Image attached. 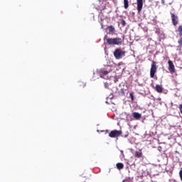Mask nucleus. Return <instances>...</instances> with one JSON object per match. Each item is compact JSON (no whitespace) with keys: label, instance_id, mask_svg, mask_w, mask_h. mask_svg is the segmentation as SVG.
<instances>
[{"label":"nucleus","instance_id":"obj_1","mask_svg":"<svg viewBox=\"0 0 182 182\" xmlns=\"http://www.w3.org/2000/svg\"><path fill=\"white\" fill-rule=\"evenodd\" d=\"M104 41H107V45H117V46H120L122 45H123V40L120 38H107V35L105 36L104 37Z\"/></svg>","mask_w":182,"mask_h":182},{"label":"nucleus","instance_id":"obj_2","mask_svg":"<svg viewBox=\"0 0 182 182\" xmlns=\"http://www.w3.org/2000/svg\"><path fill=\"white\" fill-rule=\"evenodd\" d=\"M114 56L115 59H122V58H124V56H126V52L121 48H117L114 51Z\"/></svg>","mask_w":182,"mask_h":182},{"label":"nucleus","instance_id":"obj_3","mask_svg":"<svg viewBox=\"0 0 182 182\" xmlns=\"http://www.w3.org/2000/svg\"><path fill=\"white\" fill-rule=\"evenodd\" d=\"M157 73V64L156 61H152V64L151 65L150 69V77L153 78L154 77V75Z\"/></svg>","mask_w":182,"mask_h":182},{"label":"nucleus","instance_id":"obj_4","mask_svg":"<svg viewBox=\"0 0 182 182\" xmlns=\"http://www.w3.org/2000/svg\"><path fill=\"white\" fill-rule=\"evenodd\" d=\"M109 136L112 139H114L116 137H120V136H122V131H119L116 129L112 130L109 132Z\"/></svg>","mask_w":182,"mask_h":182},{"label":"nucleus","instance_id":"obj_5","mask_svg":"<svg viewBox=\"0 0 182 182\" xmlns=\"http://www.w3.org/2000/svg\"><path fill=\"white\" fill-rule=\"evenodd\" d=\"M170 14H171V18L173 26H177V25H178V22H179L178 16H177L171 12Z\"/></svg>","mask_w":182,"mask_h":182},{"label":"nucleus","instance_id":"obj_6","mask_svg":"<svg viewBox=\"0 0 182 182\" xmlns=\"http://www.w3.org/2000/svg\"><path fill=\"white\" fill-rule=\"evenodd\" d=\"M168 69L170 72V73L173 74L176 73V67L174 66V63H173V61H171V60H168Z\"/></svg>","mask_w":182,"mask_h":182},{"label":"nucleus","instance_id":"obj_7","mask_svg":"<svg viewBox=\"0 0 182 182\" xmlns=\"http://www.w3.org/2000/svg\"><path fill=\"white\" fill-rule=\"evenodd\" d=\"M136 6L138 14H140L143 9V0H136Z\"/></svg>","mask_w":182,"mask_h":182},{"label":"nucleus","instance_id":"obj_8","mask_svg":"<svg viewBox=\"0 0 182 182\" xmlns=\"http://www.w3.org/2000/svg\"><path fill=\"white\" fill-rule=\"evenodd\" d=\"M107 75H109V71L107 70H101L100 71V77H102V79H107Z\"/></svg>","mask_w":182,"mask_h":182},{"label":"nucleus","instance_id":"obj_9","mask_svg":"<svg viewBox=\"0 0 182 182\" xmlns=\"http://www.w3.org/2000/svg\"><path fill=\"white\" fill-rule=\"evenodd\" d=\"M132 117L135 120H140V119H141V114H140L139 112H133L132 113Z\"/></svg>","mask_w":182,"mask_h":182},{"label":"nucleus","instance_id":"obj_10","mask_svg":"<svg viewBox=\"0 0 182 182\" xmlns=\"http://www.w3.org/2000/svg\"><path fill=\"white\" fill-rule=\"evenodd\" d=\"M155 90L158 93H161L163 92V87H161V85H156V87H155Z\"/></svg>","mask_w":182,"mask_h":182},{"label":"nucleus","instance_id":"obj_11","mask_svg":"<svg viewBox=\"0 0 182 182\" xmlns=\"http://www.w3.org/2000/svg\"><path fill=\"white\" fill-rule=\"evenodd\" d=\"M142 156H143V153L141 152V151H135L134 157H136V159H140V157H141Z\"/></svg>","mask_w":182,"mask_h":182},{"label":"nucleus","instance_id":"obj_12","mask_svg":"<svg viewBox=\"0 0 182 182\" xmlns=\"http://www.w3.org/2000/svg\"><path fill=\"white\" fill-rule=\"evenodd\" d=\"M124 168V165L122 163H117V168H118V170H122Z\"/></svg>","mask_w":182,"mask_h":182},{"label":"nucleus","instance_id":"obj_13","mask_svg":"<svg viewBox=\"0 0 182 182\" xmlns=\"http://www.w3.org/2000/svg\"><path fill=\"white\" fill-rule=\"evenodd\" d=\"M107 29H108L109 31L111 32L112 33H114V31H116L115 28H114V26H108V27H107Z\"/></svg>","mask_w":182,"mask_h":182},{"label":"nucleus","instance_id":"obj_14","mask_svg":"<svg viewBox=\"0 0 182 182\" xmlns=\"http://www.w3.org/2000/svg\"><path fill=\"white\" fill-rule=\"evenodd\" d=\"M124 8L127 9L129 8V0H124Z\"/></svg>","mask_w":182,"mask_h":182},{"label":"nucleus","instance_id":"obj_15","mask_svg":"<svg viewBox=\"0 0 182 182\" xmlns=\"http://www.w3.org/2000/svg\"><path fill=\"white\" fill-rule=\"evenodd\" d=\"M178 32L181 36H182V26H179L178 28Z\"/></svg>","mask_w":182,"mask_h":182},{"label":"nucleus","instance_id":"obj_16","mask_svg":"<svg viewBox=\"0 0 182 182\" xmlns=\"http://www.w3.org/2000/svg\"><path fill=\"white\" fill-rule=\"evenodd\" d=\"M178 48L182 47V38L178 40Z\"/></svg>","mask_w":182,"mask_h":182},{"label":"nucleus","instance_id":"obj_17","mask_svg":"<svg viewBox=\"0 0 182 182\" xmlns=\"http://www.w3.org/2000/svg\"><path fill=\"white\" fill-rule=\"evenodd\" d=\"M121 24L122 25V26H126V21H124V19H122Z\"/></svg>","mask_w":182,"mask_h":182},{"label":"nucleus","instance_id":"obj_18","mask_svg":"<svg viewBox=\"0 0 182 182\" xmlns=\"http://www.w3.org/2000/svg\"><path fill=\"white\" fill-rule=\"evenodd\" d=\"M179 177H180L181 181L182 182V168L179 171Z\"/></svg>","mask_w":182,"mask_h":182},{"label":"nucleus","instance_id":"obj_19","mask_svg":"<svg viewBox=\"0 0 182 182\" xmlns=\"http://www.w3.org/2000/svg\"><path fill=\"white\" fill-rule=\"evenodd\" d=\"M104 86H105V89H109V83L105 82Z\"/></svg>","mask_w":182,"mask_h":182},{"label":"nucleus","instance_id":"obj_20","mask_svg":"<svg viewBox=\"0 0 182 182\" xmlns=\"http://www.w3.org/2000/svg\"><path fill=\"white\" fill-rule=\"evenodd\" d=\"M129 96H130L132 101L134 100V95H133V93H130Z\"/></svg>","mask_w":182,"mask_h":182}]
</instances>
